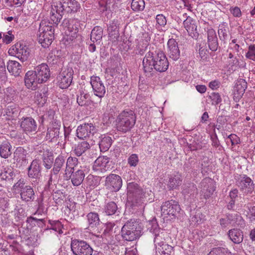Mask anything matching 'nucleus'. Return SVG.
I'll return each mask as SVG.
<instances>
[{
	"label": "nucleus",
	"mask_w": 255,
	"mask_h": 255,
	"mask_svg": "<svg viewBox=\"0 0 255 255\" xmlns=\"http://www.w3.org/2000/svg\"><path fill=\"white\" fill-rule=\"evenodd\" d=\"M142 66L146 76L149 78L155 76L157 72L166 71L169 66V62L162 51L158 50L153 52L149 51L143 59Z\"/></svg>",
	"instance_id": "f257e3e1"
},
{
	"label": "nucleus",
	"mask_w": 255,
	"mask_h": 255,
	"mask_svg": "<svg viewBox=\"0 0 255 255\" xmlns=\"http://www.w3.org/2000/svg\"><path fill=\"white\" fill-rule=\"evenodd\" d=\"M51 7L49 23L57 26L63 16L79 11L81 5L76 0H58L52 1Z\"/></svg>",
	"instance_id": "f03ea898"
},
{
	"label": "nucleus",
	"mask_w": 255,
	"mask_h": 255,
	"mask_svg": "<svg viewBox=\"0 0 255 255\" xmlns=\"http://www.w3.org/2000/svg\"><path fill=\"white\" fill-rule=\"evenodd\" d=\"M136 118L133 112L123 111L118 116L116 128L118 131L123 133L129 131L135 124Z\"/></svg>",
	"instance_id": "7ed1b4c3"
},
{
	"label": "nucleus",
	"mask_w": 255,
	"mask_h": 255,
	"mask_svg": "<svg viewBox=\"0 0 255 255\" xmlns=\"http://www.w3.org/2000/svg\"><path fill=\"white\" fill-rule=\"evenodd\" d=\"M142 228L134 219L128 221L121 230L122 236L125 240L132 241L138 238L141 235Z\"/></svg>",
	"instance_id": "20e7f679"
},
{
	"label": "nucleus",
	"mask_w": 255,
	"mask_h": 255,
	"mask_svg": "<svg viewBox=\"0 0 255 255\" xmlns=\"http://www.w3.org/2000/svg\"><path fill=\"white\" fill-rule=\"evenodd\" d=\"M37 39L44 48H48L54 39V27L46 22L41 21L39 24Z\"/></svg>",
	"instance_id": "39448f33"
},
{
	"label": "nucleus",
	"mask_w": 255,
	"mask_h": 255,
	"mask_svg": "<svg viewBox=\"0 0 255 255\" xmlns=\"http://www.w3.org/2000/svg\"><path fill=\"white\" fill-rule=\"evenodd\" d=\"M127 190L128 197L133 198V206H139V209L143 210L144 208V205L143 203L144 192L142 189L138 184L132 182L128 183Z\"/></svg>",
	"instance_id": "423d86ee"
},
{
	"label": "nucleus",
	"mask_w": 255,
	"mask_h": 255,
	"mask_svg": "<svg viewBox=\"0 0 255 255\" xmlns=\"http://www.w3.org/2000/svg\"><path fill=\"white\" fill-rule=\"evenodd\" d=\"M236 185L246 195L253 194L255 190V183L254 181L246 174L239 175L236 178Z\"/></svg>",
	"instance_id": "0eeeda50"
},
{
	"label": "nucleus",
	"mask_w": 255,
	"mask_h": 255,
	"mask_svg": "<svg viewBox=\"0 0 255 255\" xmlns=\"http://www.w3.org/2000/svg\"><path fill=\"white\" fill-rule=\"evenodd\" d=\"M70 247L74 255H92L94 252L88 243L81 240H72Z\"/></svg>",
	"instance_id": "6e6552de"
},
{
	"label": "nucleus",
	"mask_w": 255,
	"mask_h": 255,
	"mask_svg": "<svg viewBox=\"0 0 255 255\" xmlns=\"http://www.w3.org/2000/svg\"><path fill=\"white\" fill-rule=\"evenodd\" d=\"M73 74L72 67L67 66L62 68L57 77L58 86L62 89L68 88L72 83Z\"/></svg>",
	"instance_id": "1a4fd4ad"
},
{
	"label": "nucleus",
	"mask_w": 255,
	"mask_h": 255,
	"mask_svg": "<svg viewBox=\"0 0 255 255\" xmlns=\"http://www.w3.org/2000/svg\"><path fill=\"white\" fill-rule=\"evenodd\" d=\"M8 53L10 55L15 56L21 61L24 62L29 57L30 49L26 45L17 42L9 49Z\"/></svg>",
	"instance_id": "9d476101"
},
{
	"label": "nucleus",
	"mask_w": 255,
	"mask_h": 255,
	"mask_svg": "<svg viewBox=\"0 0 255 255\" xmlns=\"http://www.w3.org/2000/svg\"><path fill=\"white\" fill-rule=\"evenodd\" d=\"M181 209L178 202L171 200L163 203L161 206V212L162 215H168L175 217L179 213Z\"/></svg>",
	"instance_id": "9b49d317"
},
{
	"label": "nucleus",
	"mask_w": 255,
	"mask_h": 255,
	"mask_svg": "<svg viewBox=\"0 0 255 255\" xmlns=\"http://www.w3.org/2000/svg\"><path fill=\"white\" fill-rule=\"evenodd\" d=\"M19 123L22 130L26 134L37 131V125L36 121L31 117H22Z\"/></svg>",
	"instance_id": "f8f14e48"
},
{
	"label": "nucleus",
	"mask_w": 255,
	"mask_h": 255,
	"mask_svg": "<svg viewBox=\"0 0 255 255\" xmlns=\"http://www.w3.org/2000/svg\"><path fill=\"white\" fill-rule=\"evenodd\" d=\"M90 83L94 95L101 99L103 98L106 94V90L100 78L96 76H91Z\"/></svg>",
	"instance_id": "ddd939ff"
},
{
	"label": "nucleus",
	"mask_w": 255,
	"mask_h": 255,
	"mask_svg": "<svg viewBox=\"0 0 255 255\" xmlns=\"http://www.w3.org/2000/svg\"><path fill=\"white\" fill-rule=\"evenodd\" d=\"M122 179L121 176L115 174H110L105 180V185L107 188L115 192L120 190L122 186Z\"/></svg>",
	"instance_id": "4468645a"
},
{
	"label": "nucleus",
	"mask_w": 255,
	"mask_h": 255,
	"mask_svg": "<svg viewBox=\"0 0 255 255\" xmlns=\"http://www.w3.org/2000/svg\"><path fill=\"white\" fill-rule=\"evenodd\" d=\"M96 132V128L92 123H85L80 125L77 128L76 134L77 137L80 139H84L92 135Z\"/></svg>",
	"instance_id": "2eb2a0df"
},
{
	"label": "nucleus",
	"mask_w": 255,
	"mask_h": 255,
	"mask_svg": "<svg viewBox=\"0 0 255 255\" xmlns=\"http://www.w3.org/2000/svg\"><path fill=\"white\" fill-rule=\"evenodd\" d=\"M110 158L107 156H99L94 162L93 169L94 171L104 173L111 169Z\"/></svg>",
	"instance_id": "dca6fc26"
},
{
	"label": "nucleus",
	"mask_w": 255,
	"mask_h": 255,
	"mask_svg": "<svg viewBox=\"0 0 255 255\" xmlns=\"http://www.w3.org/2000/svg\"><path fill=\"white\" fill-rule=\"evenodd\" d=\"M201 193L206 199L209 198L215 190V182L210 178H205L200 183Z\"/></svg>",
	"instance_id": "f3484780"
},
{
	"label": "nucleus",
	"mask_w": 255,
	"mask_h": 255,
	"mask_svg": "<svg viewBox=\"0 0 255 255\" xmlns=\"http://www.w3.org/2000/svg\"><path fill=\"white\" fill-rule=\"evenodd\" d=\"M60 128L61 123L59 121L53 122L47 128L45 136L46 140H49L50 141H56L59 137Z\"/></svg>",
	"instance_id": "a211bd4d"
},
{
	"label": "nucleus",
	"mask_w": 255,
	"mask_h": 255,
	"mask_svg": "<svg viewBox=\"0 0 255 255\" xmlns=\"http://www.w3.org/2000/svg\"><path fill=\"white\" fill-rule=\"evenodd\" d=\"M74 20L64 18L62 23V25L65 28V34L70 37V39L73 40L77 37V34L79 31L78 25L74 24Z\"/></svg>",
	"instance_id": "6ab92c4d"
},
{
	"label": "nucleus",
	"mask_w": 255,
	"mask_h": 255,
	"mask_svg": "<svg viewBox=\"0 0 255 255\" xmlns=\"http://www.w3.org/2000/svg\"><path fill=\"white\" fill-rule=\"evenodd\" d=\"M34 72L37 75L38 81L40 83L46 82L50 77V72L49 67L46 64H41L34 69Z\"/></svg>",
	"instance_id": "aec40b11"
},
{
	"label": "nucleus",
	"mask_w": 255,
	"mask_h": 255,
	"mask_svg": "<svg viewBox=\"0 0 255 255\" xmlns=\"http://www.w3.org/2000/svg\"><path fill=\"white\" fill-rule=\"evenodd\" d=\"M86 218L88 225L86 229L95 231H98V232H100L98 231L99 228L103 226L104 224L100 222L98 213L90 212L87 215Z\"/></svg>",
	"instance_id": "412c9836"
},
{
	"label": "nucleus",
	"mask_w": 255,
	"mask_h": 255,
	"mask_svg": "<svg viewBox=\"0 0 255 255\" xmlns=\"http://www.w3.org/2000/svg\"><path fill=\"white\" fill-rule=\"evenodd\" d=\"M37 76L33 70L28 71L25 73L24 81L27 89L33 91L37 89L38 84H41L40 81H38Z\"/></svg>",
	"instance_id": "4be33fe9"
},
{
	"label": "nucleus",
	"mask_w": 255,
	"mask_h": 255,
	"mask_svg": "<svg viewBox=\"0 0 255 255\" xmlns=\"http://www.w3.org/2000/svg\"><path fill=\"white\" fill-rule=\"evenodd\" d=\"M167 54L169 58L174 61L177 60L180 56V52L176 41L169 39L167 42Z\"/></svg>",
	"instance_id": "5701e85b"
},
{
	"label": "nucleus",
	"mask_w": 255,
	"mask_h": 255,
	"mask_svg": "<svg viewBox=\"0 0 255 255\" xmlns=\"http://www.w3.org/2000/svg\"><path fill=\"white\" fill-rule=\"evenodd\" d=\"M69 172L70 173L71 172V174L67 177L71 179L72 184L75 186L81 185L85 178L84 171L82 169L76 170L73 167L71 168Z\"/></svg>",
	"instance_id": "b1692460"
},
{
	"label": "nucleus",
	"mask_w": 255,
	"mask_h": 255,
	"mask_svg": "<svg viewBox=\"0 0 255 255\" xmlns=\"http://www.w3.org/2000/svg\"><path fill=\"white\" fill-rule=\"evenodd\" d=\"M64 164L65 159L63 156L59 155L56 158L53 164V168L51 170L50 174V177L48 180V183L49 184L53 178L56 179L57 178V175L60 172L61 168L64 165Z\"/></svg>",
	"instance_id": "393cba45"
},
{
	"label": "nucleus",
	"mask_w": 255,
	"mask_h": 255,
	"mask_svg": "<svg viewBox=\"0 0 255 255\" xmlns=\"http://www.w3.org/2000/svg\"><path fill=\"white\" fill-rule=\"evenodd\" d=\"M27 175L29 178L37 179L41 176V166L39 161L33 160L28 167Z\"/></svg>",
	"instance_id": "a878e982"
},
{
	"label": "nucleus",
	"mask_w": 255,
	"mask_h": 255,
	"mask_svg": "<svg viewBox=\"0 0 255 255\" xmlns=\"http://www.w3.org/2000/svg\"><path fill=\"white\" fill-rule=\"evenodd\" d=\"M48 88L44 86L41 89L35 92L34 99L39 107H42L46 103L48 95Z\"/></svg>",
	"instance_id": "bb28decb"
},
{
	"label": "nucleus",
	"mask_w": 255,
	"mask_h": 255,
	"mask_svg": "<svg viewBox=\"0 0 255 255\" xmlns=\"http://www.w3.org/2000/svg\"><path fill=\"white\" fill-rule=\"evenodd\" d=\"M21 199L25 202H31L35 199V193L33 188L29 185H25L22 190H20Z\"/></svg>",
	"instance_id": "cd10ccee"
},
{
	"label": "nucleus",
	"mask_w": 255,
	"mask_h": 255,
	"mask_svg": "<svg viewBox=\"0 0 255 255\" xmlns=\"http://www.w3.org/2000/svg\"><path fill=\"white\" fill-rule=\"evenodd\" d=\"M207 39L210 49L212 51H216L218 47V38L216 32L213 28L208 29Z\"/></svg>",
	"instance_id": "c85d7f7f"
},
{
	"label": "nucleus",
	"mask_w": 255,
	"mask_h": 255,
	"mask_svg": "<svg viewBox=\"0 0 255 255\" xmlns=\"http://www.w3.org/2000/svg\"><path fill=\"white\" fill-rule=\"evenodd\" d=\"M143 37L145 39H141L136 45L135 47L136 54L143 55L147 50V47L149 45V41L150 37L147 33L143 34Z\"/></svg>",
	"instance_id": "c756f323"
},
{
	"label": "nucleus",
	"mask_w": 255,
	"mask_h": 255,
	"mask_svg": "<svg viewBox=\"0 0 255 255\" xmlns=\"http://www.w3.org/2000/svg\"><path fill=\"white\" fill-rule=\"evenodd\" d=\"M230 239L235 244H239L241 243L244 239L243 232L238 229H231L228 233Z\"/></svg>",
	"instance_id": "7c9ffc66"
},
{
	"label": "nucleus",
	"mask_w": 255,
	"mask_h": 255,
	"mask_svg": "<svg viewBox=\"0 0 255 255\" xmlns=\"http://www.w3.org/2000/svg\"><path fill=\"white\" fill-rule=\"evenodd\" d=\"M247 88V83L245 80L240 79L236 83L234 88V97L238 99L241 98Z\"/></svg>",
	"instance_id": "2f4dec72"
},
{
	"label": "nucleus",
	"mask_w": 255,
	"mask_h": 255,
	"mask_svg": "<svg viewBox=\"0 0 255 255\" xmlns=\"http://www.w3.org/2000/svg\"><path fill=\"white\" fill-rule=\"evenodd\" d=\"M12 153V147L7 140L3 141L0 144V156L4 159L9 157Z\"/></svg>",
	"instance_id": "473e14b6"
},
{
	"label": "nucleus",
	"mask_w": 255,
	"mask_h": 255,
	"mask_svg": "<svg viewBox=\"0 0 255 255\" xmlns=\"http://www.w3.org/2000/svg\"><path fill=\"white\" fill-rule=\"evenodd\" d=\"M7 69L9 73L15 77L20 75L22 66L19 63L14 60H9L7 63Z\"/></svg>",
	"instance_id": "72a5a7b5"
},
{
	"label": "nucleus",
	"mask_w": 255,
	"mask_h": 255,
	"mask_svg": "<svg viewBox=\"0 0 255 255\" xmlns=\"http://www.w3.org/2000/svg\"><path fill=\"white\" fill-rule=\"evenodd\" d=\"M183 25L190 35L192 34L194 35V32L196 31L197 27L195 19L189 16H186V19L183 21Z\"/></svg>",
	"instance_id": "f704fd0d"
},
{
	"label": "nucleus",
	"mask_w": 255,
	"mask_h": 255,
	"mask_svg": "<svg viewBox=\"0 0 255 255\" xmlns=\"http://www.w3.org/2000/svg\"><path fill=\"white\" fill-rule=\"evenodd\" d=\"M226 217L231 224H236L241 227H244L245 225L243 218L238 213H227Z\"/></svg>",
	"instance_id": "c9c22d12"
},
{
	"label": "nucleus",
	"mask_w": 255,
	"mask_h": 255,
	"mask_svg": "<svg viewBox=\"0 0 255 255\" xmlns=\"http://www.w3.org/2000/svg\"><path fill=\"white\" fill-rule=\"evenodd\" d=\"M90 148L89 143L87 141H83L75 145L74 152L77 156H80Z\"/></svg>",
	"instance_id": "e433bc0d"
},
{
	"label": "nucleus",
	"mask_w": 255,
	"mask_h": 255,
	"mask_svg": "<svg viewBox=\"0 0 255 255\" xmlns=\"http://www.w3.org/2000/svg\"><path fill=\"white\" fill-rule=\"evenodd\" d=\"M16 176L15 171L11 168H5L0 174V178L2 180L10 182Z\"/></svg>",
	"instance_id": "4c0bfd02"
},
{
	"label": "nucleus",
	"mask_w": 255,
	"mask_h": 255,
	"mask_svg": "<svg viewBox=\"0 0 255 255\" xmlns=\"http://www.w3.org/2000/svg\"><path fill=\"white\" fill-rule=\"evenodd\" d=\"M27 151L22 147H18L13 152V159L16 162L26 160Z\"/></svg>",
	"instance_id": "58836bf2"
},
{
	"label": "nucleus",
	"mask_w": 255,
	"mask_h": 255,
	"mask_svg": "<svg viewBox=\"0 0 255 255\" xmlns=\"http://www.w3.org/2000/svg\"><path fill=\"white\" fill-rule=\"evenodd\" d=\"M37 153L41 159L53 156V152L50 148L46 145H42L37 149Z\"/></svg>",
	"instance_id": "ea45409f"
},
{
	"label": "nucleus",
	"mask_w": 255,
	"mask_h": 255,
	"mask_svg": "<svg viewBox=\"0 0 255 255\" xmlns=\"http://www.w3.org/2000/svg\"><path fill=\"white\" fill-rule=\"evenodd\" d=\"M20 113L19 108L15 105H11L7 107L6 115L9 119L15 120Z\"/></svg>",
	"instance_id": "a19ab883"
},
{
	"label": "nucleus",
	"mask_w": 255,
	"mask_h": 255,
	"mask_svg": "<svg viewBox=\"0 0 255 255\" xmlns=\"http://www.w3.org/2000/svg\"><path fill=\"white\" fill-rule=\"evenodd\" d=\"M181 176L179 175H174L169 178L167 186L169 190H173L181 185Z\"/></svg>",
	"instance_id": "79ce46f5"
},
{
	"label": "nucleus",
	"mask_w": 255,
	"mask_h": 255,
	"mask_svg": "<svg viewBox=\"0 0 255 255\" xmlns=\"http://www.w3.org/2000/svg\"><path fill=\"white\" fill-rule=\"evenodd\" d=\"M104 211L107 215H113L120 212L117 204L114 202L107 203L104 207Z\"/></svg>",
	"instance_id": "37998d69"
},
{
	"label": "nucleus",
	"mask_w": 255,
	"mask_h": 255,
	"mask_svg": "<svg viewBox=\"0 0 255 255\" xmlns=\"http://www.w3.org/2000/svg\"><path fill=\"white\" fill-rule=\"evenodd\" d=\"M112 142V139L111 137L105 136L103 137L99 143L101 151L105 152L107 151L111 147Z\"/></svg>",
	"instance_id": "c03bdc74"
},
{
	"label": "nucleus",
	"mask_w": 255,
	"mask_h": 255,
	"mask_svg": "<svg viewBox=\"0 0 255 255\" xmlns=\"http://www.w3.org/2000/svg\"><path fill=\"white\" fill-rule=\"evenodd\" d=\"M48 223L50 224L51 227L47 228L45 229L44 232H49L51 230H53L54 231L59 233V234H62L63 233L62 231V225L59 221L49 220L48 221Z\"/></svg>",
	"instance_id": "a18cd8bd"
},
{
	"label": "nucleus",
	"mask_w": 255,
	"mask_h": 255,
	"mask_svg": "<svg viewBox=\"0 0 255 255\" xmlns=\"http://www.w3.org/2000/svg\"><path fill=\"white\" fill-rule=\"evenodd\" d=\"M156 249L160 255H171L174 252L173 248L166 244L162 245L159 247L156 246Z\"/></svg>",
	"instance_id": "49530a36"
},
{
	"label": "nucleus",
	"mask_w": 255,
	"mask_h": 255,
	"mask_svg": "<svg viewBox=\"0 0 255 255\" xmlns=\"http://www.w3.org/2000/svg\"><path fill=\"white\" fill-rule=\"evenodd\" d=\"M103 30L101 27H95L91 31L90 39L93 42L100 40L102 38Z\"/></svg>",
	"instance_id": "de8ad7c7"
},
{
	"label": "nucleus",
	"mask_w": 255,
	"mask_h": 255,
	"mask_svg": "<svg viewBox=\"0 0 255 255\" xmlns=\"http://www.w3.org/2000/svg\"><path fill=\"white\" fill-rule=\"evenodd\" d=\"M197 188L196 186L193 183H188L184 185L182 190V193L185 195H192L196 193Z\"/></svg>",
	"instance_id": "09e8293b"
},
{
	"label": "nucleus",
	"mask_w": 255,
	"mask_h": 255,
	"mask_svg": "<svg viewBox=\"0 0 255 255\" xmlns=\"http://www.w3.org/2000/svg\"><path fill=\"white\" fill-rule=\"evenodd\" d=\"M80 95H77V102L80 106L86 105L87 104V99L90 98L88 93H85L83 90L80 91Z\"/></svg>",
	"instance_id": "8fccbe9b"
},
{
	"label": "nucleus",
	"mask_w": 255,
	"mask_h": 255,
	"mask_svg": "<svg viewBox=\"0 0 255 255\" xmlns=\"http://www.w3.org/2000/svg\"><path fill=\"white\" fill-rule=\"evenodd\" d=\"M131 7L135 11L143 10L145 7L144 0H132Z\"/></svg>",
	"instance_id": "3c124183"
},
{
	"label": "nucleus",
	"mask_w": 255,
	"mask_h": 255,
	"mask_svg": "<svg viewBox=\"0 0 255 255\" xmlns=\"http://www.w3.org/2000/svg\"><path fill=\"white\" fill-rule=\"evenodd\" d=\"M154 235V243L156 247H159L165 244L164 242L165 240V234L163 232L161 231Z\"/></svg>",
	"instance_id": "603ef678"
},
{
	"label": "nucleus",
	"mask_w": 255,
	"mask_h": 255,
	"mask_svg": "<svg viewBox=\"0 0 255 255\" xmlns=\"http://www.w3.org/2000/svg\"><path fill=\"white\" fill-rule=\"evenodd\" d=\"M45 220L43 219H38L33 217L27 218L26 222L30 224L32 226H35L36 224L39 227H43L44 225Z\"/></svg>",
	"instance_id": "864d4df0"
},
{
	"label": "nucleus",
	"mask_w": 255,
	"mask_h": 255,
	"mask_svg": "<svg viewBox=\"0 0 255 255\" xmlns=\"http://www.w3.org/2000/svg\"><path fill=\"white\" fill-rule=\"evenodd\" d=\"M148 229L149 232L155 234L158 232H161L160 229L159 228L158 225L156 222V220H152L149 222Z\"/></svg>",
	"instance_id": "5fc2aeb1"
},
{
	"label": "nucleus",
	"mask_w": 255,
	"mask_h": 255,
	"mask_svg": "<svg viewBox=\"0 0 255 255\" xmlns=\"http://www.w3.org/2000/svg\"><path fill=\"white\" fill-rule=\"evenodd\" d=\"M228 249L224 248H213L208 255H226L228 254Z\"/></svg>",
	"instance_id": "6e6d98bb"
},
{
	"label": "nucleus",
	"mask_w": 255,
	"mask_h": 255,
	"mask_svg": "<svg viewBox=\"0 0 255 255\" xmlns=\"http://www.w3.org/2000/svg\"><path fill=\"white\" fill-rule=\"evenodd\" d=\"M25 0H4L6 5L8 7H18L20 6Z\"/></svg>",
	"instance_id": "4d7b16f0"
},
{
	"label": "nucleus",
	"mask_w": 255,
	"mask_h": 255,
	"mask_svg": "<svg viewBox=\"0 0 255 255\" xmlns=\"http://www.w3.org/2000/svg\"><path fill=\"white\" fill-rule=\"evenodd\" d=\"M128 162L130 167H135L139 162L137 154L135 153L131 154L128 159Z\"/></svg>",
	"instance_id": "13d9d810"
},
{
	"label": "nucleus",
	"mask_w": 255,
	"mask_h": 255,
	"mask_svg": "<svg viewBox=\"0 0 255 255\" xmlns=\"http://www.w3.org/2000/svg\"><path fill=\"white\" fill-rule=\"evenodd\" d=\"M209 97L212 101V105H218L222 101L221 96L218 93L213 92L211 94V95L209 96Z\"/></svg>",
	"instance_id": "bf43d9fd"
},
{
	"label": "nucleus",
	"mask_w": 255,
	"mask_h": 255,
	"mask_svg": "<svg viewBox=\"0 0 255 255\" xmlns=\"http://www.w3.org/2000/svg\"><path fill=\"white\" fill-rule=\"evenodd\" d=\"M78 163V159L76 157L70 156L68 158L67 160V162L66 164V169L65 172L69 171V169H71V167L69 166L70 165H72L73 166H75ZM65 174H67V172L65 173Z\"/></svg>",
	"instance_id": "052dcab7"
},
{
	"label": "nucleus",
	"mask_w": 255,
	"mask_h": 255,
	"mask_svg": "<svg viewBox=\"0 0 255 255\" xmlns=\"http://www.w3.org/2000/svg\"><path fill=\"white\" fill-rule=\"evenodd\" d=\"M191 219L195 224H199L203 221V215L200 212H196L195 215L191 217Z\"/></svg>",
	"instance_id": "680f3d73"
},
{
	"label": "nucleus",
	"mask_w": 255,
	"mask_h": 255,
	"mask_svg": "<svg viewBox=\"0 0 255 255\" xmlns=\"http://www.w3.org/2000/svg\"><path fill=\"white\" fill-rule=\"evenodd\" d=\"M43 165L47 169H50L53 164V156L42 159Z\"/></svg>",
	"instance_id": "e2e57ef3"
},
{
	"label": "nucleus",
	"mask_w": 255,
	"mask_h": 255,
	"mask_svg": "<svg viewBox=\"0 0 255 255\" xmlns=\"http://www.w3.org/2000/svg\"><path fill=\"white\" fill-rule=\"evenodd\" d=\"M228 30L227 29L224 27H221L218 30V34L220 39L223 41L225 40L228 38Z\"/></svg>",
	"instance_id": "0e129e2a"
},
{
	"label": "nucleus",
	"mask_w": 255,
	"mask_h": 255,
	"mask_svg": "<svg viewBox=\"0 0 255 255\" xmlns=\"http://www.w3.org/2000/svg\"><path fill=\"white\" fill-rule=\"evenodd\" d=\"M157 23L161 26H164L166 24V17L162 14H157L156 16Z\"/></svg>",
	"instance_id": "69168bd1"
},
{
	"label": "nucleus",
	"mask_w": 255,
	"mask_h": 255,
	"mask_svg": "<svg viewBox=\"0 0 255 255\" xmlns=\"http://www.w3.org/2000/svg\"><path fill=\"white\" fill-rule=\"evenodd\" d=\"M228 138L230 139L232 145L238 144L241 142L240 138L235 134H231Z\"/></svg>",
	"instance_id": "338daca9"
},
{
	"label": "nucleus",
	"mask_w": 255,
	"mask_h": 255,
	"mask_svg": "<svg viewBox=\"0 0 255 255\" xmlns=\"http://www.w3.org/2000/svg\"><path fill=\"white\" fill-rule=\"evenodd\" d=\"M209 51L203 47L199 49V55L203 60H206L209 57Z\"/></svg>",
	"instance_id": "774afa93"
}]
</instances>
